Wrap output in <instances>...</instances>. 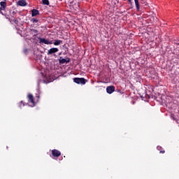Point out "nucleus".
<instances>
[{
	"mask_svg": "<svg viewBox=\"0 0 179 179\" xmlns=\"http://www.w3.org/2000/svg\"><path fill=\"white\" fill-rule=\"evenodd\" d=\"M31 31L32 33H34L35 36H37V34H38V31L36 29H31Z\"/></svg>",
	"mask_w": 179,
	"mask_h": 179,
	"instance_id": "obj_14",
	"label": "nucleus"
},
{
	"mask_svg": "<svg viewBox=\"0 0 179 179\" xmlns=\"http://www.w3.org/2000/svg\"><path fill=\"white\" fill-rule=\"evenodd\" d=\"M23 52L24 54H25V55H27L29 54V49H27V48L24 49Z\"/></svg>",
	"mask_w": 179,
	"mask_h": 179,
	"instance_id": "obj_15",
	"label": "nucleus"
},
{
	"mask_svg": "<svg viewBox=\"0 0 179 179\" xmlns=\"http://www.w3.org/2000/svg\"><path fill=\"white\" fill-rule=\"evenodd\" d=\"M6 19H9L8 17H6Z\"/></svg>",
	"mask_w": 179,
	"mask_h": 179,
	"instance_id": "obj_22",
	"label": "nucleus"
},
{
	"mask_svg": "<svg viewBox=\"0 0 179 179\" xmlns=\"http://www.w3.org/2000/svg\"><path fill=\"white\" fill-rule=\"evenodd\" d=\"M27 99L29 103H31L33 106H36V102H34V96H33V94H29L27 95Z\"/></svg>",
	"mask_w": 179,
	"mask_h": 179,
	"instance_id": "obj_7",
	"label": "nucleus"
},
{
	"mask_svg": "<svg viewBox=\"0 0 179 179\" xmlns=\"http://www.w3.org/2000/svg\"><path fill=\"white\" fill-rule=\"evenodd\" d=\"M73 82L77 85H86V79L85 78H75Z\"/></svg>",
	"mask_w": 179,
	"mask_h": 179,
	"instance_id": "obj_2",
	"label": "nucleus"
},
{
	"mask_svg": "<svg viewBox=\"0 0 179 179\" xmlns=\"http://www.w3.org/2000/svg\"><path fill=\"white\" fill-rule=\"evenodd\" d=\"M13 22L14 23H15V24H17V22H18L17 20H14Z\"/></svg>",
	"mask_w": 179,
	"mask_h": 179,
	"instance_id": "obj_18",
	"label": "nucleus"
},
{
	"mask_svg": "<svg viewBox=\"0 0 179 179\" xmlns=\"http://www.w3.org/2000/svg\"><path fill=\"white\" fill-rule=\"evenodd\" d=\"M115 91V87H114L113 85L108 86L106 87V92L107 93H108V94H111L112 93H114Z\"/></svg>",
	"mask_w": 179,
	"mask_h": 179,
	"instance_id": "obj_6",
	"label": "nucleus"
},
{
	"mask_svg": "<svg viewBox=\"0 0 179 179\" xmlns=\"http://www.w3.org/2000/svg\"><path fill=\"white\" fill-rule=\"evenodd\" d=\"M38 99H40V95L36 96Z\"/></svg>",
	"mask_w": 179,
	"mask_h": 179,
	"instance_id": "obj_20",
	"label": "nucleus"
},
{
	"mask_svg": "<svg viewBox=\"0 0 179 179\" xmlns=\"http://www.w3.org/2000/svg\"><path fill=\"white\" fill-rule=\"evenodd\" d=\"M135 2V6L136 8V10H138V12H139L140 10V7H139V1L138 0H134Z\"/></svg>",
	"mask_w": 179,
	"mask_h": 179,
	"instance_id": "obj_11",
	"label": "nucleus"
},
{
	"mask_svg": "<svg viewBox=\"0 0 179 179\" xmlns=\"http://www.w3.org/2000/svg\"><path fill=\"white\" fill-rule=\"evenodd\" d=\"M17 5H18V6H27V2H26V0H19Z\"/></svg>",
	"mask_w": 179,
	"mask_h": 179,
	"instance_id": "obj_9",
	"label": "nucleus"
},
{
	"mask_svg": "<svg viewBox=\"0 0 179 179\" xmlns=\"http://www.w3.org/2000/svg\"><path fill=\"white\" fill-rule=\"evenodd\" d=\"M59 50L58 48H52L50 50H48V55H52V54H55V52H58Z\"/></svg>",
	"mask_w": 179,
	"mask_h": 179,
	"instance_id": "obj_4",
	"label": "nucleus"
},
{
	"mask_svg": "<svg viewBox=\"0 0 179 179\" xmlns=\"http://www.w3.org/2000/svg\"><path fill=\"white\" fill-rule=\"evenodd\" d=\"M43 5H47L48 6L50 5V1L49 0H42Z\"/></svg>",
	"mask_w": 179,
	"mask_h": 179,
	"instance_id": "obj_12",
	"label": "nucleus"
},
{
	"mask_svg": "<svg viewBox=\"0 0 179 179\" xmlns=\"http://www.w3.org/2000/svg\"><path fill=\"white\" fill-rule=\"evenodd\" d=\"M22 104L23 106H24V103H23V101H20L19 107H22Z\"/></svg>",
	"mask_w": 179,
	"mask_h": 179,
	"instance_id": "obj_16",
	"label": "nucleus"
},
{
	"mask_svg": "<svg viewBox=\"0 0 179 179\" xmlns=\"http://www.w3.org/2000/svg\"><path fill=\"white\" fill-rule=\"evenodd\" d=\"M157 149L158 150H162V147H161V146H157Z\"/></svg>",
	"mask_w": 179,
	"mask_h": 179,
	"instance_id": "obj_17",
	"label": "nucleus"
},
{
	"mask_svg": "<svg viewBox=\"0 0 179 179\" xmlns=\"http://www.w3.org/2000/svg\"><path fill=\"white\" fill-rule=\"evenodd\" d=\"M128 2H130V3L132 2V0H128Z\"/></svg>",
	"mask_w": 179,
	"mask_h": 179,
	"instance_id": "obj_21",
	"label": "nucleus"
},
{
	"mask_svg": "<svg viewBox=\"0 0 179 179\" xmlns=\"http://www.w3.org/2000/svg\"><path fill=\"white\" fill-rule=\"evenodd\" d=\"M31 22L32 23H38V20L36 19V18H32V19H31Z\"/></svg>",
	"mask_w": 179,
	"mask_h": 179,
	"instance_id": "obj_13",
	"label": "nucleus"
},
{
	"mask_svg": "<svg viewBox=\"0 0 179 179\" xmlns=\"http://www.w3.org/2000/svg\"><path fill=\"white\" fill-rule=\"evenodd\" d=\"M4 1L0 2V14L3 15L2 10H5L6 9L7 3L6 0H3Z\"/></svg>",
	"mask_w": 179,
	"mask_h": 179,
	"instance_id": "obj_3",
	"label": "nucleus"
},
{
	"mask_svg": "<svg viewBox=\"0 0 179 179\" xmlns=\"http://www.w3.org/2000/svg\"><path fill=\"white\" fill-rule=\"evenodd\" d=\"M52 156L53 157H59L61 156V151L56 149L52 150Z\"/></svg>",
	"mask_w": 179,
	"mask_h": 179,
	"instance_id": "obj_5",
	"label": "nucleus"
},
{
	"mask_svg": "<svg viewBox=\"0 0 179 179\" xmlns=\"http://www.w3.org/2000/svg\"><path fill=\"white\" fill-rule=\"evenodd\" d=\"M39 43L46 44L47 45H49L50 44H54V45H61V44H62V41L57 39L53 41H49L48 39H45L44 38H40Z\"/></svg>",
	"mask_w": 179,
	"mask_h": 179,
	"instance_id": "obj_1",
	"label": "nucleus"
},
{
	"mask_svg": "<svg viewBox=\"0 0 179 179\" xmlns=\"http://www.w3.org/2000/svg\"><path fill=\"white\" fill-rule=\"evenodd\" d=\"M37 15H40V11L36 9L31 10V16L32 17H34V16H37Z\"/></svg>",
	"mask_w": 179,
	"mask_h": 179,
	"instance_id": "obj_10",
	"label": "nucleus"
},
{
	"mask_svg": "<svg viewBox=\"0 0 179 179\" xmlns=\"http://www.w3.org/2000/svg\"><path fill=\"white\" fill-rule=\"evenodd\" d=\"M159 153H166V151H164V150H160V151H159Z\"/></svg>",
	"mask_w": 179,
	"mask_h": 179,
	"instance_id": "obj_19",
	"label": "nucleus"
},
{
	"mask_svg": "<svg viewBox=\"0 0 179 179\" xmlns=\"http://www.w3.org/2000/svg\"><path fill=\"white\" fill-rule=\"evenodd\" d=\"M59 64H68V62H71V59L69 57H66V59H62V57H59Z\"/></svg>",
	"mask_w": 179,
	"mask_h": 179,
	"instance_id": "obj_8",
	"label": "nucleus"
}]
</instances>
